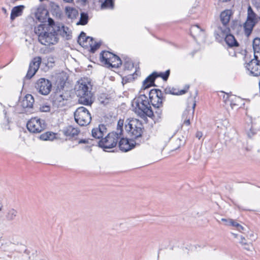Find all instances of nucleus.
<instances>
[{
  "label": "nucleus",
  "instance_id": "1",
  "mask_svg": "<svg viewBox=\"0 0 260 260\" xmlns=\"http://www.w3.org/2000/svg\"><path fill=\"white\" fill-rule=\"evenodd\" d=\"M75 91L78 97L80 104L91 106L94 101L93 93L92 92V84L91 80L88 78H83L79 80L75 86Z\"/></svg>",
  "mask_w": 260,
  "mask_h": 260
},
{
  "label": "nucleus",
  "instance_id": "2",
  "mask_svg": "<svg viewBox=\"0 0 260 260\" xmlns=\"http://www.w3.org/2000/svg\"><path fill=\"white\" fill-rule=\"evenodd\" d=\"M35 32L38 36L39 42L43 45H53L58 42L57 33L52 27L39 25L35 27Z\"/></svg>",
  "mask_w": 260,
  "mask_h": 260
},
{
  "label": "nucleus",
  "instance_id": "3",
  "mask_svg": "<svg viewBox=\"0 0 260 260\" xmlns=\"http://www.w3.org/2000/svg\"><path fill=\"white\" fill-rule=\"evenodd\" d=\"M136 105L135 112L142 118L145 119L146 116L152 117L154 115L147 97L145 95H141L134 100L133 105Z\"/></svg>",
  "mask_w": 260,
  "mask_h": 260
},
{
  "label": "nucleus",
  "instance_id": "4",
  "mask_svg": "<svg viewBox=\"0 0 260 260\" xmlns=\"http://www.w3.org/2000/svg\"><path fill=\"white\" fill-rule=\"evenodd\" d=\"M231 15L232 12L229 10L224 11L220 14V20L223 26L222 27L220 25L218 26L214 32L216 39L219 41L223 39L226 34L230 32V28L227 27V25L229 22Z\"/></svg>",
  "mask_w": 260,
  "mask_h": 260
},
{
  "label": "nucleus",
  "instance_id": "5",
  "mask_svg": "<svg viewBox=\"0 0 260 260\" xmlns=\"http://www.w3.org/2000/svg\"><path fill=\"white\" fill-rule=\"evenodd\" d=\"M142 126V123L137 119H132L125 125L126 131L133 138H137L141 136Z\"/></svg>",
  "mask_w": 260,
  "mask_h": 260
},
{
  "label": "nucleus",
  "instance_id": "6",
  "mask_svg": "<svg viewBox=\"0 0 260 260\" xmlns=\"http://www.w3.org/2000/svg\"><path fill=\"white\" fill-rule=\"evenodd\" d=\"M76 122L81 126L87 125L91 120V116L89 111L84 107H80L74 112Z\"/></svg>",
  "mask_w": 260,
  "mask_h": 260
},
{
  "label": "nucleus",
  "instance_id": "7",
  "mask_svg": "<svg viewBox=\"0 0 260 260\" xmlns=\"http://www.w3.org/2000/svg\"><path fill=\"white\" fill-rule=\"evenodd\" d=\"M120 138V135L114 132L110 133L104 138L102 139L99 141V146L104 149L112 148L116 146L118 140Z\"/></svg>",
  "mask_w": 260,
  "mask_h": 260
},
{
  "label": "nucleus",
  "instance_id": "8",
  "mask_svg": "<svg viewBox=\"0 0 260 260\" xmlns=\"http://www.w3.org/2000/svg\"><path fill=\"white\" fill-rule=\"evenodd\" d=\"M26 126L30 133H39L45 129L46 124L44 120L34 117L27 122Z\"/></svg>",
  "mask_w": 260,
  "mask_h": 260
},
{
  "label": "nucleus",
  "instance_id": "9",
  "mask_svg": "<svg viewBox=\"0 0 260 260\" xmlns=\"http://www.w3.org/2000/svg\"><path fill=\"white\" fill-rule=\"evenodd\" d=\"M69 96L67 93L57 91L52 96L53 107L57 109H61L66 106L68 103Z\"/></svg>",
  "mask_w": 260,
  "mask_h": 260
},
{
  "label": "nucleus",
  "instance_id": "10",
  "mask_svg": "<svg viewBox=\"0 0 260 260\" xmlns=\"http://www.w3.org/2000/svg\"><path fill=\"white\" fill-rule=\"evenodd\" d=\"M170 73V71L169 70H167L165 73H160L159 74L156 72H153L144 80L143 82L144 90H145L150 87L155 85V79L158 77H160L164 80L166 81L169 76Z\"/></svg>",
  "mask_w": 260,
  "mask_h": 260
},
{
  "label": "nucleus",
  "instance_id": "11",
  "mask_svg": "<svg viewBox=\"0 0 260 260\" xmlns=\"http://www.w3.org/2000/svg\"><path fill=\"white\" fill-rule=\"evenodd\" d=\"M35 87L40 94L47 95L51 90L52 84L49 80L41 78L36 82Z\"/></svg>",
  "mask_w": 260,
  "mask_h": 260
},
{
  "label": "nucleus",
  "instance_id": "12",
  "mask_svg": "<svg viewBox=\"0 0 260 260\" xmlns=\"http://www.w3.org/2000/svg\"><path fill=\"white\" fill-rule=\"evenodd\" d=\"M149 100L154 107H162V93L159 89H152L149 92Z\"/></svg>",
  "mask_w": 260,
  "mask_h": 260
},
{
  "label": "nucleus",
  "instance_id": "13",
  "mask_svg": "<svg viewBox=\"0 0 260 260\" xmlns=\"http://www.w3.org/2000/svg\"><path fill=\"white\" fill-rule=\"evenodd\" d=\"M245 67L249 71V74L253 76L260 75V59L255 58L245 64Z\"/></svg>",
  "mask_w": 260,
  "mask_h": 260
},
{
  "label": "nucleus",
  "instance_id": "14",
  "mask_svg": "<svg viewBox=\"0 0 260 260\" xmlns=\"http://www.w3.org/2000/svg\"><path fill=\"white\" fill-rule=\"evenodd\" d=\"M223 100L227 105H230L232 109H237L241 102V99L235 95L225 93L223 96Z\"/></svg>",
  "mask_w": 260,
  "mask_h": 260
},
{
  "label": "nucleus",
  "instance_id": "15",
  "mask_svg": "<svg viewBox=\"0 0 260 260\" xmlns=\"http://www.w3.org/2000/svg\"><path fill=\"white\" fill-rule=\"evenodd\" d=\"M42 59L40 57H36L33 59L29 64L28 70L26 75V78L30 79L38 70L41 62Z\"/></svg>",
  "mask_w": 260,
  "mask_h": 260
},
{
  "label": "nucleus",
  "instance_id": "16",
  "mask_svg": "<svg viewBox=\"0 0 260 260\" xmlns=\"http://www.w3.org/2000/svg\"><path fill=\"white\" fill-rule=\"evenodd\" d=\"M18 211L14 208L7 209L6 212L0 218V223L11 222L17 216Z\"/></svg>",
  "mask_w": 260,
  "mask_h": 260
},
{
  "label": "nucleus",
  "instance_id": "17",
  "mask_svg": "<svg viewBox=\"0 0 260 260\" xmlns=\"http://www.w3.org/2000/svg\"><path fill=\"white\" fill-rule=\"evenodd\" d=\"M196 106V101H193L191 107H188L183 112L182 114V119L184 120L183 124L186 125H189L190 124V120L191 119H192L193 117Z\"/></svg>",
  "mask_w": 260,
  "mask_h": 260
},
{
  "label": "nucleus",
  "instance_id": "18",
  "mask_svg": "<svg viewBox=\"0 0 260 260\" xmlns=\"http://www.w3.org/2000/svg\"><path fill=\"white\" fill-rule=\"evenodd\" d=\"M54 29L56 32L59 33L60 35L65 38L66 40H69L72 38V31L70 29L64 25L60 24L59 25H55Z\"/></svg>",
  "mask_w": 260,
  "mask_h": 260
},
{
  "label": "nucleus",
  "instance_id": "19",
  "mask_svg": "<svg viewBox=\"0 0 260 260\" xmlns=\"http://www.w3.org/2000/svg\"><path fill=\"white\" fill-rule=\"evenodd\" d=\"M91 132L93 137L100 139L107 134V129L105 125L100 124L98 127L93 128Z\"/></svg>",
  "mask_w": 260,
  "mask_h": 260
},
{
  "label": "nucleus",
  "instance_id": "20",
  "mask_svg": "<svg viewBox=\"0 0 260 260\" xmlns=\"http://www.w3.org/2000/svg\"><path fill=\"white\" fill-rule=\"evenodd\" d=\"M119 139V147L121 151L126 152L135 147L133 143H130L128 140L127 139H124L122 136Z\"/></svg>",
  "mask_w": 260,
  "mask_h": 260
},
{
  "label": "nucleus",
  "instance_id": "21",
  "mask_svg": "<svg viewBox=\"0 0 260 260\" xmlns=\"http://www.w3.org/2000/svg\"><path fill=\"white\" fill-rule=\"evenodd\" d=\"M25 7L23 5H19L13 7L11 10L10 19L14 21L16 17L21 16L22 15Z\"/></svg>",
  "mask_w": 260,
  "mask_h": 260
},
{
  "label": "nucleus",
  "instance_id": "22",
  "mask_svg": "<svg viewBox=\"0 0 260 260\" xmlns=\"http://www.w3.org/2000/svg\"><path fill=\"white\" fill-rule=\"evenodd\" d=\"M34 101V97L31 94H28L25 96L21 102V105L24 108H30L32 107Z\"/></svg>",
  "mask_w": 260,
  "mask_h": 260
},
{
  "label": "nucleus",
  "instance_id": "23",
  "mask_svg": "<svg viewBox=\"0 0 260 260\" xmlns=\"http://www.w3.org/2000/svg\"><path fill=\"white\" fill-rule=\"evenodd\" d=\"M114 54L109 51H103L100 54V60L101 62L107 65L110 63V61L112 60Z\"/></svg>",
  "mask_w": 260,
  "mask_h": 260
},
{
  "label": "nucleus",
  "instance_id": "24",
  "mask_svg": "<svg viewBox=\"0 0 260 260\" xmlns=\"http://www.w3.org/2000/svg\"><path fill=\"white\" fill-rule=\"evenodd\" d=\"M189 88L188 85H186L183 89L178 90L175 88L168 87L165 89V92L167 94H172L174 95H182L185 93Z\"/></svg>",
  "mask_w": 260,
  "mask_h": 260
},
{
  "label": "nucleus",
  "instance_id": "25",
  "mask_svg": "<svg viewBox=\"0 0 260 260\" xmlns=\"http://www.w3.org/2000/svg\"><path fill=\"white\" fill-rule=\"evenodd\" d=\"M257 21L249 20L246 19V22L244 24V28L245 35L248 37L251 33L253 28L256 24Z\"/></svg>",
  "mask_w": 260,
  "mask_h": 260
},
{
  "label": "nucleus",
  "instance_id": "26",
  "mask_svg": "<svg viewBox=\"0 0 260 260\" xmlns=\"http://www.w3.org/2000/svg\"><path fill=\"white\" fill-rule=\"evenodd\" d=\"M223 38H224L226 43L230 47H237L239 46V44L234 36L231 34L227 33Z\"/></svg>",
  "mask_w": 260,
  "mask_h": 260
},
{
  "label": "nucleus",
  "instance_id": "27",
  "mask_svg": "<svg viewBox=\"0 0 260 260\" xmlns=\"http://www.w3.org/2000/svg\"><path fill=\"white\" fill-rule=\"evenodd\" d=\"M79 131L77 128H75L71 125L67 126L64 130V134L67 136L73 137L78 135Z\"/></svg>",
  "mask_w": 260,
  "mask_h": 260
},
{
  "label": "nucleus",
  "instance_id": "28",
  "mask_svg": "<svg viewBox=\"0 0 260 260\" xmlns=\"http://www.w3.org/2000/svg\"><path fill=\"white\" fill-rule=\"evenodd\" d=\"M86 39L87 41H88V46L90 47V52L94 53L100 47L101 42L94 41L92 37H88Z\"/></svg>",
  "mask_w": 260,
  "mask_h": 260
},
{
  "label": "nucleus",
  "instance_id": "29",
  "mask_svg": "<svg viewBox=\"0 0 260 260\" xmlns=\"http://www.w3.org/2000/svg\"><path fill=\"white\" fill-rule=\"evenodd\" d=\"M66 13L68 17L72 19L76 18L78 16V11L71 7H66Z\"/></svg>",
  "mask_w": 260,
  "mask_h": 260
},
{
  "label": "nucleus",
  "instance_id": "30",
  "mask_svg": "<svg viewBox=\"0 0 260 260\" xmlns=\"http://www.w3.org/2000/svg\"><path fill=\"white\" fill-rule=\"evenodd\" d=\"M121 64L122 61L120 57L114 54L112 57V60L110 61V63H108L107 66L113 68H118Z\"/></svg>",
  "mask_w": 260,
  "mask_h": 260
},
{
  "label": "nucleus",
  "instance_id": "31",
  "mask_svg": "<svg viewBox=\"0 0 260 260\" xmlns=\"http://www.w3.org/2000/svg\"><path fill=\"white\" fill-rule=\"evenodd\" d=\"M88 37L86 36V34L82 31L78 37V43L83 47H88V41H87V38Z\"/></svg>",
  "mask_w": 260,
  "mask_h": 260
},
{
  "label": "nucleus",
  "instance_id": "32",
  "mask_svg": "<svg viewBox=\"0 0 260 260\" xmlns=\"http://www.w3.org/2000/svg\"><path fill=\"white\" fill-rule=\"evenodd\" d=\"M88 21V15L87 13L82 12L80 15L79 21L77 23V25H84L87 23Z\"/></svg>",
  "mask_w": 260,
  "mask_h": 260
},
{
  "label": "nucleus",
  "instance_id": "33",
  "mask_svg": "<svg viewBox=\"0 0 260 260\" xmlns=\"http://www.w3.org/2000/svg\"><path fill=\"white\" fill-rule=\"evenodd\" d=\"M247 19L257 21L256 15L250 6L248 7Z\"/></svg>",
  "mask_w": 260,
  "mask_h": 260
},
{
  "label": "nucleus",
  "instance_id": "34",
  "mask_svg": "<svg viewBox=\"0 0 260 260\" xmlns=\"http://www.w3.org/2000/svg\"><path fill=\"white\" fill-rule=\"evenodd\" d=\"M190 34L193 37L195 38L196 36L199 33H203V30L198 25H193L191 27Z\"/></svg>",
  "mask_w": 260,
  "mask_h": 260
},
{
  "label": "nucleus",
  "instance_id": "35",
  "mask_svg": "<svg viewBox=\"0 0 260 260\" xmlns=\"http://www.w3.org/2000/svg\"><path fill=\"white\" fill-rule=\"evenodd\" d=\"M40 138L41 140L44 141L53 140L54 138V134L52 133L47 132L42 134Z\"/></svg>",
  "mask_w": 260,
  "mask_h": 260
},
{
  "label": "nucleus",
  "instance_id": "36",
  "mask_svg": "<svg viewBox=\"0 0 260 260\" xmlns=\"http://www.w3.org/2000/svg\"><path fill=\"white\" fill-rule=\"evenodd\" d=\"M123 123L124 120L122 119H119L117 122V127L116 129V131L114 132V133H117L118 135H120L121 137L122 136V127Z\"/></svg>",
  "mask_w": 260,
  "mask_h": 260
},
{
  "label": "nucleus",
  "instance_id": "37",
  "mask_svg": "<svg viewBox=\"0 0 260 260\" xmlns=\"http://www.w3.org/2000/svg\"><path fill=\"white\" fill-rule=\"evenodd\" d=\"M114 7L113 0H105L102 4V8H110L113 9Z\"/></svg>",
  "mask_w": 260,
  "mask_h": 260
},
{
  "label": "nucleus",
  "instance_id": "38",
  "mask_svg": "<svg viewBox=\"0 0 260 260\" xmlns=\"http://www.w3.org/2000/svg\"><path fill=\"white\" fill-rule=\"evenodd\" d=\"M240 244L244 246V248L247 250H250V243H247L246 241L245 238L241 236V241H240Z\"/></svg>",
  "mask_w": 260,
  "mask_h": 260
},
{
  "label": "nucleus",
  "instance_id": "39",
  "mask_svg": "<svg viewBox=\"0 0 260 260\" xmlns=\"http://www.w3.org/2000/svg\"><path fill=\"white\" fill-rule=\"evenodd\" d=\"M124 67L125 69L131 70L134 68V64L130 59H128L124 61Z\"/></svg>",
  "mask_w": 260,
  "mask_h": 260
},
{
  "label": "nucleus",
  "instance_id": "40",
  "mask_svg": "<svg viewBox=\"0 0 260 260\" xmlns=\"http://www.w3.org/2000/svg\"><path fill=\"white\" fill-rule=\"evenodd\" d=\"M155 111L153 112L154 115L152 117H154L155 115L158 118H160L162 115V110L160 109L161 107H154Z\"/></svg>",
  "mask_w": 260,
  "mask_h": 260
},
{
  "label": "nucleus",
  "instance_id": "41",
  "mask_svg": "<svg viewBox=\"0 0 260 260\" xmlns=\"http://www.w3.org/2000/svg\"><path fill=\"white\" fill-rule=\"evenodd\" d=\"M9 119L8 118H7L6 116H5V118L4 119V121L2 123V127L4 129H10V126L9 125Z\"/></svg>",
  "mask_w": 260,
  "mask_h": 260
},
{
  "label": "nucleus",
  "instance_id": "42",
  "mask_svg": "<svg viewBox=\"0 0 260 260\" xmlns=\"http://www.w3.org/2000/svg\"><path fill=\"white\" fill-rule=\"evenodd\" d=\"M40 111L42 112H48L50 110V107L49 105H41L39 108Z\"/></svg>",
  "mask_w": 260,
  "mask_h": 260
},
{
  "label": "nucleus",
  "instance_id": "43",
  "mask_svg": "<svg viewBox=\"0 0 260 260\" xmlns=\"http://www.w3.org/2000/svg\"><path fill=\"white\" fill-rule=\"evenodd\" d=\"M239 223L234 220L233 219H230L229 221V223H225L226 225H230L235 227L236 229H237L238 227L239 226Z\"/></svg>",
  "mask_w": 260,
  "mask_h": 260
},
{
  "label": "nucleus",
  "instance_id": "44",
  "mask_svg": "<svg viewBox=\"0 0 260 260\" xmlns=\"http://www.w3.org/2000/svg\"><path fill=\"white\" fill-rule=\"evenodd\" d=\"M60 24V23L55 24L54 20L52 19L49 18L48 19V25L44 24V25L46 27L50 26V27H52V28H54L55 25H59Z\"/></svg>",
  "mask_w": 260,
  "mask_h": 260
},
{
  "label": "nucleus",
  "instance_id": "45",
  "mask_svg": "<svg viewBox=\"0 0 260 260\" xmlns=\"http://www.w3.org/2000/svg\"><path fill=\"white\" fill-rule=\"evenodd\" d=\"M175 144H174V149H177L178 148H179L181 144H182V143H181V140L180 139H177L175 141Z\"/></svg>",
  "mask_w": 260,
  "mask_h": 260
},
{
  "label": "nucleus",
  "instance_id": "46",
  "mask_svg": "<svg viewBox=\"0 0 260 260\" xmlns=\"http://www.w3.org/2000/svg\"><path fill=\"white\" fill-rule=\"evenodd\" d=\"M247 237L248 239H249L250 240H251V241H253V240H255V239H256V237L255 236V235H254V233L253 232H250V233H249L247 235Z\"/></svg>",
  "mask_w": 260,
  "mask_h": 260
},
{
  "label": "nucleus",
  "instance_id": "47",
  "mask_svg": "<svg viewBox=\"0 0 260 260\" xmlns=\"http://www.w3.org/2000/svg\"><path fill=\"white\" fill-rule=\"evenodd\" d=\"M239 226H240L239 228L238 227L237 229H236L238 231H239L240 232L245 233V231H246L245 228L244 227H243L242 225H241V224H239Z\"/></svg>",
  "mask_w": 260,
  "mask_h": 260
},
{
  "label": "nucleus",
  "instance_id": "48",
  "mask_svg": "<svg viewBox=\"0 0 260 260\" xmlns=\"http://www.w3.org/2000/svg\"><path fill=\"white\" fill-rule=\"evenodd\" d=\"M202 137V133L201 132H198L196 134V137L200 139Z\"/></svg>",
  "mask_w": 260,
  "mask_h": 260
},
{
  "label": "nucleus",
  "instance_id": "49",
  "mask_svg": "<svg viewBox=\"0 0 260 260\" xmlns=\"http://www.w3.org/2000/svg\"><path fill=\"white\" fill-rule=\"evenodd\" d=\"M88 142V140H86L85 139H82V140H80L79 141V144H81V143H84V144H86V143H87Z\"/></svg>",
  "mask_w": 260,
  "mask_h": 260
},
{
  "label": "nucleus",
  "instance_id": "50",
  "mask_svg": "<svg viewBox=\"0 0 260 260\" xmlns=\"http://www.w3.org/2000/svg\"><path fill=\"white\" fill-rule=\"evenodd\" d=\"M2 10L3 11V12L5 14V15H8V12H7V9L4 8V7H3L2 8Z\"/></svg>",
  "mask_w": 260,
  "mask_h": 260
},
{
  "label": "nucleus",
  "instance_id": "51",
  "mask_svg": "<svg viewBox=\"0 0 260 260\" xmlns=\"http://www.w3.org/2000/svg\"><path fill=\"white\" fill-rule=\"evenodd\" d=\"M230 220V219H225V218H222L221 219V221H224L225 222V223H229V221Z\"/></svg>",
  "mask_w": 260,
  "mask_h": 260
},
{
  "label": "nucleus",
  "instance_id": "52",
  "mask_svg": "<svg viewBox=\"0 0 260 260\" xmlns=\"http://www.w3.org/2000/svg\"><path fill=\"white\" fill-rule=\"evenodd\" d=\"M66 3H71L73 0H63Z\"/></svg>",
  "mask_w": 260,
  "mask_h": 260
},
{
  "label": "nucleus",
  "instance_id": "53",
  "mask_svg": "<svg viewBox=\"0 0 260 260\" xmlns=\"http://www.w3.org/2000/svg\"><path fill=\"white\" fill-rule=\"evenodd\" d=\"M232 235L234 236L235 238H237L238 235L235 233H232Z\"/></svg>",
  "mask_w": 260,
  "mask_h": 260
},
{
  "label": "nucleus",
  "instance_id": "54",
  "mask_svg": "<svg viewBox=\"0 0 260 260\" xmlns=\"http://www.w3.org/2000/svg\"><path fill=\"white\" fill-rule=\"evenodd\" d=\"M83 2H86L87 1V0H82Z\"/></svg>",
  "mask_w": 260,
  "mask_h": 260
},
{
  "label": "nucleus",
  "instance_id": "55",
  "mask_svg": "<svg viewBox=\"0 0 260 260\" xmlns=\"http://www.w3.org/2000/svg\"><path fill=\"white\" fill-rule=\"evenodd\" d=\"M3 248H4V250H7L5 247Z\"/></svg>",
  "mask_w": 260,
  "mask_h": 260
}]
</instances>
